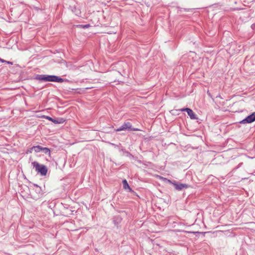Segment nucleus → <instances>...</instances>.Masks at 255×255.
<instances>
[{
    "instance_id": "f257e3e1",
    "label": "nucleus",
    "mask_w": 255,
    "mask_h": 255,
    "mask_svg": "<svg viewBox=\"0 0 255 255\" xmlns=\"http://www.w3.org/2000/svg\"><path fill=\"white\" fill-rule=\"evenodd\" d=\"M35 79L40 81L54 82L58 83H62L68 81L67 79H63L55 75H37Z\"/></svg>"
},
{
    "instance_id": "f03ea898",
    "label": "nucleus",
    "mask_w": 255,
    "mask_h": 255,
    "mask_svg": "<svg viewBox=\"0 0 255 255\" xmlns=\"http://www.w3.org/2000/svg\"><path fill=\"white\" fill-rule=\"evenodd\" d=\"M34 188H33V192L31 194L32 198L34 200H37L40 198L43 195V191L41 188L37 184H33Z\"/></svg>"
},
{
    "instance_id": "7ed1b4c3",
    "label": "nucleus",
    "mask_w": 255,
    "mask_h": 255,
    "mask_svg": "<svg viewBox=\"0 0 255 255\" xmlns=\"http://www.w3.org/2000/svg\"><path fill=\"white\" fill-rule=\"evenodd\" d=\"M33 167L38 173H40L41 175L45 176L47 172V168L44 165L40 164L38 162L34 161L32 162Z\"/></svg>"
},
{
    "instance_id": "20e7f679",
    "label": "nucleus",
    "mask_w": 255,
    "mask_h": 255,
    "mask_svg": "<svg viewBox=\"0 0 255 255\" xmlns=\"http://www.w3.org/2000/svg\"><path fill=\"white\" fill-rule=\"evenodd\" d=\"M117 131L122 130L140 131L137 128H132V125L130 122L124 123L120 128L116 129Z\"/></svg>"
},
{
    "instance_id": "39448f33",
    "label": "nucleus",
    "mask_w": 255,
    "mask_h": 255,
    "mask_svg": "<svg viewBox=\"0 0 255 255\" xmlns=\"http://www.w3.org/2000/svg\"><path fill=\"white\" fill-rule=\"evenodd\" d=\"M255 121V112L241 121L240 124H250Z\"/></svg>"
},
{
    "instance_id": "423d86ee",
    "label": "nucleus",
    "mask_w": 255,
    "mask_h": 255,
    "mask_svg": "<svg viewBox=\"0 0 255 255\" xmlns=\"http://www.w3.org/2000/svg\"><path fill=\"white\" fill-rule=\"evenodd\" d=\"M180 110L182 112H183V111L187 112L188 116L190 117L191 119H192V120L197 119V116L195 115V114L193 112V111L191 109L186 108L182 109Z\"/></svg>"
},
{
    "instance_id": "0eeeda50",
    "label": "nucleus",
    "mask_w": 255,
    "mask_h": 255,
    "mask_svg": "<svg viewBox=\"0 0 255 255\" xmlns=\"http://www.w3.org/2000/svg\"><path fill=\"white\" fill-rule=\"evenodd\" d=\"M173 184L174 185L175 188L178 191H180L184 188H187L189 187V185L186 184L177 183H173Z\"/></svg>"
},
{
    "instance_id": "6e6552de",
    "label": "nucleus",
    "mask_w": 255,
    "mask_h": 255,
    "mask_svg": "<svg viewBox=\"0 0 255 255\" xmlns=\"http://www.w3.org/2000/svg\"><path fill=\"white\" fill-rule=\"evenodd\" d=\"M43 147L40 145L33 146L31 148V150H34L36 152H39L42 150Z\"/></svg>"
},
{
    "instance_id": "1a4fd4ad",
    "label": "nucleus",
    "mask_w": 255,
    "mask_h": 255,
    "mask_svg": "<svg viewBox=\"0 0 255 255\" xmlns=\"http://www.w3.org/2000/svg\"><path fill=\"white\" fill-rule=\"evenodd\" d=\"M123 187L125 189H128L130 191H132V189L129 187L127 181L126 179L123 180Z\"/></svg>"
},
{
    "instance_id": "9d476101",
    "label": "nucleus",
    "mask_w": 255,
    "mask_h": 255,
    "mask_svg": "<svg viewBox=\"0 0 255 255\" xmlns=\"http://www.w3.org/2000/svg\"><path fill=\"white\" fill-rule=\"evenodd\" d=\"M64 122L65 120H64L62 118H60L57 120L54 119V121H53V123H54V124H62Z\"/></svg>"
},
{
    "instance_id": "9b49d317",
    "label": "nucleus",
    "mask_w": 255,
    "mask_h": 255,
    "mask_svg": "<svg viewBox=\"0 0 255 255\" xmlns=\"http://www.w3.org/2000/svg\"><path fill=\"white\" fill-rule=\"evenodd\" d=\"M41 151L45 154H48L49 155L50 154V150L47 147H43Z\"/></svg>"
},
{
    "instance_id": "f8f14e48",
    "label": "nucleus",
    "mask_w": 255,
    "mask_h": 255,
    "mask_svg": "<svg viewBox=\"0 0 255 255\" xmlns=\"http://www.w3.org/2000/svg\"><path fill=\"white\" fill-rule=\"evenodd\" d=\"M44 118H45L46 119H47V120H48L49 121H51V122H53V121H54V119H53V118H51V117H49V116H44Z\"/></svg>"
},
{
    "instance_id": "ddd939ff",
    "label": "nucleus",
    "mask_w": 255,
    "mask_h": 255,
    "mask_svg": "<svg viewBox=\"0 0 255 255\" xmlns=\"http://www.w3.org/2000/svg\"><path fill=\"white\" fill-rule=\"evenodd\" d=\"M80 27H82L84 28H88L90 26V25L89 24H85V25H79Z\"/></svg>"
},
{
    "instance_id": "4468645a",
    "label": "nucleus",
    "mask_w": 255,
    "mask_h": 255,
    "mask_svg": "<svg viewBox=\"0 0 255 255\" xmlns=\"http://www.w3.org/2000/svg\"><path fill=\"white\" fill-rule=\"evenodd\" d=\"M4 63H6V64H10V65H12L13 64L12 62H10V61H6V60H5V62Z\"/></svg>"
},
{
    "instance_id": "2eb2a0df",
    "label": "nucleus",
    "mask_w": 255,
    "mask_h": 255,
    "mask_svg": "<svg viewBox=\"0 0 255 255\" xmlns=\"http://www.w3.org/2000/svg\"><path fill=\"white\" fill-rule=\"evenodd\" d=\"M0 62H2V63H4V62H5V60H4V59H1V58H0Z\"/></svg>"
}]
</instances>
